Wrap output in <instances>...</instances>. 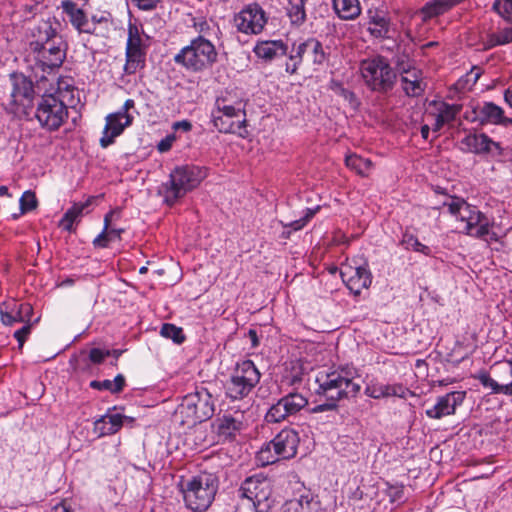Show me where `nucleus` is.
<instances>
[{
	"instance_id": "22",
	"label": "nucleus",
	"mask_w": 512,
	"mask_h": 512,
	"mask_svg": "<svg viewBox=\"0 0 512 512\" xmlns=\"http://www.w3.org/2000/svg\"><path fill=\"white\" fill-rule=\"evenodd\" d=\"M466 151L474 154H502V147L499 142L492 140L487 134H468L461 140Z\"/></svg>"
},
{
	"instance_id": "57",
	"label": "nucleus",
	"mask_w": 512,
	"mask_h": 512,
	"mask_svg": "<svg viewBox=\"0 0 512 512\" xmlns=\"http://www.w3.org/2000/svg\"><path fill=\"white\" fill-rule=\"evenodd\" d=\"M89 386L95 390H107V391L111 392L112 381L108 380V379L103 380V381L93 380L90 382Z\"/></svg>"
},
{
	"instance_id": "58",
	"label": "nucleus",
	"mask_w": 512,
	"mask_h": 512,
	"mask_svg": "<svg viewBox=\"0 0 512 512\" xmlns=\"http://www.w3.org/2000/svg\"><path fill=\"white\" fill-rule=\"evenodd\" d=\"M340 95L347 101H349L350 104H356L357 103V99H356V95L354 94V92L346 89V88H343V87H340Z\"/></svg>"
},
{
	"instance_id": "49",
	"label": "nucleus",
	"mask_w": 512,
	"mask_h": 512,
	"mask_svg": "<svg viewBox=\"0 0 512 512\" xmlns=\"http://www.w3.org/2000/svg\"><path fill=\"white\" fill-rule=\"evenodd\" d=\"M319 209H320L319 206H317L314 209H312V208L306 209L303 217H301L298 220L292 221L287 225H284V227H290L294 231L301 230L314 217V215L319 211Z\"/></svg>"
},
{
	"instance_id": "47",
	"label": "nucleus",
	"mask_w": 512,
	"mask_h": 512,
	"mask_svg": "<svg viewBox=\"0 0 512 512\" xmlns=\"http://www.w3.org/2000/svg\"><path fill=\"white\" fill-rule=\"evenodd\" d=\"M386 495L389 498V502L394 505L391 509L398 508L406 501L403 485H390L386 490Z\"/></svg>"
},
{
	"instance_id": "53",
	"label": "nucleus",
	"mask_w": 512,
	"mask_h": 512,
	"mask_svg": "<svg viewBox=\"0 0 512 512\" xmlns=\"http://www.w3.org/2000/svg\"><path fill=\"white\" fill-rule=\"evenodd\" d=\"M112 239L110 235L108 234V230H104L94 239L93 244L95 247L105 248L108 247L109 242H111Z\"/></svg>"
},
{
	"instance_id": "20",
	"label": "nucleus",
	"mask_w": 512,
	"mask_h": 512,
	"mask_svg": "<svg viewBox=\"0 0 512 512\" xmlns=\"http://www.w3.org/2000/svg\"><path fill=\"white\" fill-rule=\"evenodd\" d=\"M492 223L489 218L477 210L476 213L463 224L462 232L477 239L498 241V235L491 231Z\"/></svg>"
},
{
	"instance_id": "1",
	"label": "nucleus",
	"mask_w": 512,
	"mask_h": 512,
	"mask_svg": "<svg viewBox=\"0 0 512 512\" xmlns=\"http://www.w3.org/2000/svg\"><path fill=\"white\" fill-rule=\"evenodd\" d=\"M359 378L358 369L352 364H341L319 371L315 379L318 384L316 394L324 397L326 402L316 405L312 412L336 410L339 401L355 398L361 390L357 382Z\"/></svg>"
},
{
	"instance_id": "39",
	"label": "nucleus",
	"mask_w": 512,
	"mask_h": 512,
	"mask_svg": "<svg viewBox=\"0 0 512 512\" xmlns=\"http://www.w3.org/2000/svg\"><path fill=\"white\" fill-rule=\"evenodd\" d=\"M512 43V26L500 29L495 33L488 35L485 43L486 49H491L496 46L506 45Z\"/></svg>"
},
{
	"instance_id": "42",
	"label": "nucleus",
	"mask_w": 512,
	"mask_h": 512,
	"mask_svg": "<svg viewBox=\"0 0 512 512\" xmlns=\"http://www.w3.org/2000/svg\"><path fill=\"white\" fill-rule=\"evenodd\" d=\"M89 22L91 25L90 29L93 30V32H87V34L97 37L105 36V32H108L109 24L111 23L109 17L105 15H93L91 19H89Z\"/></svg>"
},
{
	"instance_id": "51",
	"label": "nucleus",
	"mask_w": 512,
	"mask_h": 512,
	"mask_svg": "<svg viewBox=\"0 0 512 512\" xmlns=\"http://www.w3.org/2000/svg\"><path fill=\"white\" fill-rule=\"evenodd\" d=\"M26 321L29 322L30 318H28ZM31 328L32 324L27 323L23 327L14 332V338L18 341L20 349L23 347L28 335L31 333Z\"/></svg>"
},
{
	"instance_id": "50",
	"label": "nucleus",
	"mask_w": 512,
	"mask_h": 512,
	"mask_svg": "<svg viewBox=\"0 0 512 512\" xmlns=\"http://www.w3.org/2000/svg\"><path fill=\"white\" fill-rule=\"evenodd\" d=\"M493 9L503 18L512 19V0H496Z\"/></svg>"
},
{
	"instance_id": "52",
	"label": "nucleus",
	"mask_w": 512,
	"mask_h": 512,
	"mask_svg": "<svg viewBox=\"0 0 512 512\" xmlns=\"http://www.w3.org/2000/svg\"><path fill=\"white\" fill-rule=\"evenodd\" d=\"M110 355L109 350H102L100 348H92L89 351L88 357L93 364H101L106 357Z\"/></svg>"
},
{
	"instance_id": "64",
	"label": "nucleus",
	"mask_w": 512,
	"mask_h": 512,
	"mask_svg": "<svg viewBox=\"0 0 512 512\" xmlns=\"http://www.w3.org/2000/svg\"><path fill=\"white\" fill-rule=\"evenodd\" d=\"M445 124L446 123L443 121V119H441L439 116H436L435 124L433 125L432 130L434 132H439Z\"/></svg>"
},
{
	"instance_id": "18",
	"label": "nucleus",
	"mask_w": 512,
	"mask_h": 512,
	"mask_svg": "<svg viewBox=\"0 0 512 512\" xmlns=\"http://www.w3.org/2000/svg\"><path fill=\"white\" fill-rule=\"evenodd\" d=\"M234 22L240 32L258 34L264 29L267 17L259 4L252 3L235 15Z\"/></svg>"
},
{
	"instance_id": "25",
	"label": "nucleus",
	"mask_w": 512,
	"mask_h": 512,
	"mask_svg": "<svg viewBox=\"0 0 512 512\" xmlns=\"http://www.w3.org/2000/svg\"><path fill=\"white\" fill-rule=\"evenodd\" d=\"M32 313L30 304H17L15 301L0 303L1 322L5 326H12L15 323L25 322Z\"/></svg>"
},
{
	"instance_id": "29",
	"label": "nucleus",
	"mask_w": 512,
	"mask_h": 512,
	"mask_svg": "<svg viewBox=\"0 0 512 512\" xmlns=\"http://www.w3.org/2000/svg\"><path fill=\"white\" fill-rule=\"evenodd\" d=\"M57 36H59L57 29L53 27V23L50 19L40 21L31 30V51L33 52L34 50L40 49L42 45H45Z\"/></svg>"
},
{
	"instance_id": "38",
	"label": "nucleus",
	"mask_w": 512,
	"mask_h": 512,
	"mask_svg": "<svg viewBox=\"0 0 512 512\" xmlns=\"http://www.w3.org/2000/svg\"><path fill=\"white\" fill-rule=\"evenodd\" d=\"M345 163L347 167H349L351 170H354L357 174H359L362 177L367 176L368 172L372 168V162L370 159L363 158L356 154L347 156L345 159Z\"/></svg>"
},
{
	"instance_id": "15",
	"label": "nucleus",
	"mask_w": 512,
	"mask_h": 512,
	"mask_svg": "<svg viewBox=\"0 0 512 512\" xmlns=\"http://www.w3.org/2000/svg\"><path fill=\"white\" fill-rule=\"evenodd\" d=\"M67 45L59 35L38 50H34L36 65L43 72L59 68L66 58Z\"/></svg>"
},
{
	"instance_id": "60",
	"label": "nucleus",
	"mask_w": 512,
	"mask_h": 512,
	"mask_svg": "<svg viewBox=\"0 0 512 512\" xmlns=\"http://www.w3.org/2000/svg\"><path fill=\"white\" fill-rule=\"evenodd\" d=\"M135 105V102L133 99H127L122 107V110L121 111H118L117 113L118 114H123V117L126 118V116H131L129 113H128V110L133 108Z\"/></svg>"
},
{
	"instance_id": "37",
	"label": "nucleus",
	"mask_w": 512,
	"mask_h": 512,
	"mask_svg": "<svg viewBox=\"0 0 512 512\" xmlns=\"http://www.w3.org/2000/svg\"><path fill=\"white\" fill-rule=\"evenodd\" d=\"M333 8L345 20L354 19L361 12L358 0H333Z\"/></svg>"
},
{
	"instance_id": "9",
	"label": "nucleus",
	"mask_w": 512,
	"mask_h": 512,
	"mask_svg": "<svg viewBox=\"0 0 512 512\" xmlns=\"http://www.w3.org/2000/svg\"><path fill=\"white\" fill-rule=\"evenodd\" d=\"M300 439L298 433L290 428L281 430L258 454L264 464L274 463L279 459H291L297 453Z\"/></svg>"
},
{
	"instance_id": "5",
	"label": "nucleus",
	"mask_w": 512,
	"mask_h": 512,
	"mask_svg": "<svg viewBox=\"0 0 512 512\" xmlns=\"http://www.w3.org/2000/svg\"><path fill=\"white\" fill-rule=\"evenodd\" d=\"M217 57L214 44L203 36H198L174 56V62L188 71L202 72L211 68Z\"/></svg>"
},
{
	"instance_id": "27",
	"label": "nucleus",
	"mask_w": 512,
	"mask_h": 512,
	"mask_svg": "<svg viewBox=\"0 0 512 512\" xmlns=\"http://www.w3.org/2000/svg\"><path fill=\"white\" fill-rule=\"evenodd\" d=\"M63 12L68 16L69 22L73 28L79 33L93 32L90 28L89 18L86 12L79 8L73 0H63L61 2Z\"/></svg>"
},
{
	"instance_id": "32",
	"label": "nucleus",
	"mask_w": 512,
	"mask_h": 512,
	"mask_svg": "<svg viewBox=\"0 0 512 512\" xmlns=\"http://www.w3.org/2000/svg\"><path fill=\"white\" fill-rule=\"evenodd\" d=\"M253 51L258 58L272 61L277 57L286 55L288 47L282 40H268L258 42Z\"/></svg>"
},
{
	"instance_id": "45",
	"label": "nucleus",
	"mask_w": 512,
	"mask_h": 512,
	"mask_svg": "<svg viewBox=\"0 0 512 512\" xmlns=\"http://www.w3.org/2000/svg\"><path fill=\"white\" fill-rule=\"evenodd\" d=\"M369 31L375 37H388L389 21L382 16H375L369 23Z\"/></svg>"
},
{
	"instance_id": "63",
	"label": "nucleus",
	"mask_w": 512,
	"mask_h": 512,
	"mask_svg": "<svg viewBox=\"0 0 512 512\" xmlns=\"http://www.w3.org/2000/svg\"><path fill=\"white\" fill-rule=\"evenodd\" d=\"M504 100L512 108V85L504 91Z\"/></svg>"
},
{
	"instance_id": "44",
	"label": "nucleus",
	"mask_w": 512,
	"mask_h": 512,
	"mask_svg": "<svg viewBox=\"0 0 512 512\" xmlns=\"http://www.w3.org/2000/svg\"><path fill=\"white\" fill-rule=\"evenodd\" d=\"M160 335L164 338L171 339L176 344H182L186 339L182 328L171 323H164L162 325Z\"/></svg>"
},
{
	"instance_id": "30",
	"label": "nucleus",
	"mask_w": 512,
	"mask_h": 512,
	"mask_svg": "<svg viewBox=\"0 0 512 512\" xmlns=\"http://www.w3.org/2000/svg\"><path fill=\"white\" fill-rule=\"evenodd\" d=\"M401 86L408 97H419L424 91L426 84L422 79V72L416 68H412L409 72L400 73Z\"/></svg>"
},
{
	"instance_id": "61",
	"label": "nucleus",
	"mask_w": 512,
	"mask_h": 512,
	"mask_svg": "<svg viewBox=\"0 0 512 512\" xmlns=\"http://www.w3.org/2000/svg\"><path fill=\"white\" fill-rule=\"evenodd\" d=\"M248 338L251 341V346L253 348L257 347L259 345V338L257 335V331L255 329H249L247 333Z\"/></svg>"
},
{
	"instance_id": "26",
	"label": "nucleus",
	"mask_w": 512,
	"mask_h": 512,
	"mask_svg": "<svg viewBox=\"0 0 512 512\" xmlns=\"http://www.w3.org/2000/svg\"><path fill=\"white\" fill-rule=\"evenodd\" d=\"M474 114L470 120L478 121L480 124L504 125V110L493 102H484L482 106L473 109Z\"/></svg>"
},
{
	"instance_id": "10",
	"label": "nucleus",
	"mask_w": 512,
	"mask_h": 512,
	"mask_svg": "<svg viewBox=\"0 0 512 512\" xmlns=\"http://www.w3.org/2000/svg\"><path fill=\"white\" fill-rule=\"evenodd\" d=\"M12 90L10 94V112L30 117L34 108L35 91L33 82L23 73L10 74Z\"/></svg>"
},
{
	"instance_id": "19",
	"label": "nucleus",
	"mask_w": 512,
	"mask_h": 512,
	"mask_svg": "<svg viewBox=\"0 0 512 512\" xmlns=\"http://www.w3.org/2000/svg\"><path fill=\"white\" fill-rule=\"evenodd\" d=\"M340 275L354 295H360L361 291L369 288L372 283V274L367 263L355 267L343 265L340 268Z\"/></svg>"
},
{
	"instance_id": "6",
	"label": "nucleus",
	"mask_w": 512,
	"mask_h": 512,
	"mask_svg": "<svg viewBox=\"0 0 512 512\" xmlns=\"http://www.w3.org/2000/svg\"><path fill=\"white\" fill-rule=\"evenodd\" d=\"M242 101L231 103L225 97H218L211 112L212 123L220 133H233L244 137L246 113Z\"/></svg>"
},
{
	"instance_id": "2",
	"label": "nucleus",
	"mask_w": 512,
	"mask_h": 512,
	"mask_svg": "<svg viewBox=\"0 0 512 512\" xmlns=\"http://www.w3.org/2000/svg\"><path fill=\"white\" fill-rule=\"evenodd\" d=\"M219 481L211 473H201L190 479H181L178 487L183 494L186 507L192 512H205L218 491Z\"/></svg>"
},
{
	"instance_id": "24",
	"label": "nucleus",
	"mask_w": 512,
	"mask_h": 512,
	"mask_svg": "<svg viewBox=\"0 0 512 512\" xmlns=\"http://www.w3.org/2000/svg\"><path fill=\"white\" fill-rule=\"evenodd\" d=\"M132 116L123 117V114L112 113L106 117V125L100 138L102 148H107L114 143L117 136L121 135L124 129L131 125Z\"/></svg>"
},
{
	"instance_id": "4",
	"label": "nucleus",
	"mask_w": 512,
	"mask_h": 512,
	"mask_svg": "<svg viewBox=\"0 0 512 512\" xmlns=\"http://www.w3.org/2000/svg\"><path fill=\"white\" fill-rule=\"evenodd\" d=\"M204 168L195 165H182L175 167L169 181L163 185L164 201L172 206L178 199L197 188L205 179Z\"/></svg>"
},
{
	"instance_id": "31",
	"label": "nucleus",
	"mask_w": 512,
	"mask_h": 512,
	"mask_svg": "<svg viewBox=\"0 0 512 512\" xmlns=\"http://www.w3.org/2000/svg\"><path fill=\"white\" fill-rule=\"evenodd\" d=\"M129 417L120 413H107L94 422V431L99 436L113 435L123 426L124 420Z\"/></svg>"
},
{
	"instance_id": "43",
	"label": "nucleus",
	"mask_w": 512,
	"mask_h": 512,
	"mask_svg": "<svg viewBox=\"0 0 512 512\" xmlns=\"http://www.w3.org/2000/svg\"><path fill=\"white\" fill-rule=\"evenodd\" d=\"M461 110V104H449L447 102H441L438 107L437 116L443 119V121L447 124L454 121Z\"/></svg>"
},
{
	"instance_id": "34",
	"label": "nucleus",
	"mask_w": 512,
	"mask_h": 512,
	"mask_svg": "<svg viewBox=\"0 0 512 512\" xmlns=\"http://www.w3.org/2000/svg\"><path fill=\"white\" fill-rule=\"evenodd\" d=\"M284 507V512H300L305 510L309 512H318L321 509L320 502L310 491H306L298 498L288 500Z\"/></svg>"
},
{
	"instance_id": "14",
	"label": "nucleus",
	"mask_w": 512,
	"mask_h": 512,
	"mask_svg": "<svg viewBox=\"0 0 512 512\" xmlns=\"http://www.w3.org/2000/svg\"><path fill=\"white\" fill-rule=\"evenodd\" d=\"M308 400L305 396L297 392H291L280 398L273 404L265 415L267 423H279L288 417L296 415L306 405Z\"/></svg>"
},
{
	"instance_id": "40",
	"label": "nucleus",
	"mask_w": 512,
	"mask_h": 512,
	"mask_svg": "<svg viewBox=\"0 0 512 512\" xmlns=\"http://www.w3.org/2000/svg\"><path fill=\"white\" fill-rule=\"evenodd\" d=\"M287 14L293 24L301 25L306 20V0H288Z\"/></svg>"
},
{
	"instance_id": "54",
	"label": "nucleus",
	"mask_w": 512,
	"mask_h": 512,
	"mask_svg": "<svg viewBox=\"0 0 512 512\" xmlns=\"http://www.w3.org/2000/svg\"><path fill=\"white\" fill-rule=\"evenodd\" d=\"M176 140L175 135H167L165 138H163L158 144L157 149L160 153L167 152L171 149L173 142Z\"/></svg>"
},
{
	"instance_id": "48",
	"label": "nucleus",
	"mask_w": 512,
	"mask_h": 512,
	"mask_svg": "<svg viewBox=\"0 0 512 512\" xmlns=\"http://www.w3.org/2000/svg\"><path fill=\"white\" fill-rule=\"evenodd\" d=\"M19 202H20L21 214H25L27 212L34 210L38 205L36 195L31 190L25 191L22 194Z\"/></svg>"
},
{
	"instance_id": "7",
	"label": "nucleus",
	"mask_w": 512,
	"mask_h": 512,
	"mask_svg": "<svg viewBox=\"0 0 512 512\" xmlns=\"http://www.w3.org/2000/svg\"><path fill=\"white\" fill-rule=\"evenodd\" d=\"M261 373L252 360L237 362L225 383L226 397L235 401L246 398L260 382Z\"/></svg>"
},
{
	"instance_id": "21",
	"label": "nucleus",
	"mask_w": 512,
	"mask_h": 512,
	"mask_svg": "<svg viewBox=\"0 0 512 512\" xmlns=\"http://www.w3.org/2000/svg\"><path fill=\"white\" fill-rule=\"evenodd\" d=\"M466 397L465 391H453L437 398L436 403L426 410L431 419H441L453 415L457 406H460Z\"/></svg>"
},
{
	"instance_id": "55",
	"label": "nucleus",
	"mask_w": 512,
	"mask_h": 512,
	"mask_svg": "<svg viewBox=\"0 0 512 512\" xmlns=\"http://www.w3.org/2000/svg\"><path fill=\"white\" fill-rule=\"evenodd\" d=\"M140 10L149 11L156 8L160 0H131Z\"/></svg>"
},
{
	"instance_id": "62",
	"label": "nucleus",
	"mask_w": 512,
	"mask_h": 512,
	"mask_svg": "<svg viewBox=\"0 0 512 512\" xmlns=\"http://www.w3.org/2000/svg\"><path fill=\"white\" fill-rule=\"evenodd\" d=\"M124 232V229L119 228H108V234L110 235L112 241L115 239H121V234Z\"/></svg>"
},
{
	"instance_id": "11",
	"label": "nucleus",
	"mask_w": 512,
	"mask_h": 512,
	"mask_svg": "<svg viewBox=\"0 0 512 512\" xmlns=\"http://www.w3.org/2000/svg\"><path fill=\"white\" fill-rule=\"evenodd\" d=\"M32 115L40 126L48 131L58 130L68 118V109L55 94L43 95Z\"/></svg>"
},
{
	"instance_id": "46",
	"label": "nucleus",
	"mask_w": 512,
	"mask_h": 512,
	"mask_svg": "<svg viewBox=\"0 0 512 512\" xmlns=\"http://www.w3.org/2000/svg\"><path fill=\"white\" fill-rule=\"evenodd\" d=\"M394 64L399 73L409 72L414 67V60L410 57V52L405 48L402 52H398L394 58Z\"/></svg>"
},
{
	"instance_id": "12",
	"label": "nucleus",
	"mask_w": 512,
	"mask_h": 512,
	"mask_svg": "<svg viewBox=\"0 0 512 512\" xmlns=\"http://www.w3.org/2000/svg\"><path fill=\"white\" fill-rule=\"evenodd\" d=\"M327 59L328 53L325 51L322 43L316 38H308L303 42L292 45L285 70L293 75L297 73L299 66L304 60L314 65H323Z\"/></svg>"
},
{
	"instance_id": "59",
	"label": "nucleus",
	"mask_w": 512,
	"mask_h": 512,
	"mask_svg": "<svg viewBox=\"0 0 512 512\" xmlns=\"http://www.w3.org/2000/svg\"><path fill=\"white\" fill-rule=\"evenodd\" d=\"M173 128L175 130H182L184 132H189L192 130V123L188 120L178 121L173 124Z\"/></svg>"
},
{
	"instance_id": "16",
	"label": "nucleus",
	"mask_w": 512,
	"mask_h": 512,
	"mask_svg": "<svg viewBox=\"0 0 512 512\" xmlns=\"http://www.w3.org/2000/svg\"><path fill=\"white\" fill-rule=\"evenodd\" d=\"M492 378L487 372H480L477 379L483 387L491 389L492 393L512 396V362H503L495 366Z\"/></svg>"
},
{
	"instance_id": "41",
	"label": "nucleus",
	"mask_w": 512,
	"mask_h": 512,
	"mask_svg": "<svg viewBox=\"0 0 512 512\" xmlns=\"http://www.w3.org/2000/svg\"><path fill=\"white\" fill-rule=\"evenodd\" d=\"M401 245L405 247V249H412L415 252H419L425 256H430L432 250L427 245L422 244L418 238L408 231H405L402 235Z\"/></svg>"
},
{
	"instance_id": "23",
	"label": "nucleus",
	"mask_w": 512,
	"mask_h": 512,
	"mask_svg": "<svg viewBox=\"0 0 512 512\" xmlns=\"http://www.w3.org/2000/svg\"><path fill=\"white\" fill-rule=\"evenodd\" d=\"M214 427L221 440H233L244 428L243 415L239 412L225 413L215 420Z\"/></svg>"
},
{
	"instance_id": "3",
	"label": "nucleus",
	"mask_w": 512,
	"mask_h": 512,
	"mask_svg": "<svg viewBox=\"0 0 512 512\" xmlns=\"http://www.w3.org/2000/svg\"><path fill=\"white\" fill-rule=\"evenodd\" d=\"M215 411L212 394L205 387H196V390L183 397L178 406L175 417L182 426L188 428L210 419Z\"/></svg>"
},
{
	"instance_id": "8",
	"label": "nucleus",
	"mask_w": 512,
	"mask_h": 512,
	"mask_svg": "<svg viewBox=\"0 0 512 512\" xmlns=\"http://www.w3.org/2000/svg\"><path fill=\"white\" fill-rule=\"evenodd\" d=\"M360 71L365 84L375 92L386 93L394 87L396 73L383 56L363 60Z\"/></svg>"
},
{
	"instance_id": "36",
	"label": "nucleus",
	"mask_w": 512,
	"mask_h": 512,
	"mask_svg": "<svg viewBox=\"0 0 512 512\" xmlns=\"http://www.w3.org/2000/svg\"><path fill=\"white\" fill-rule=\"evenodd\" d=\"M462 0H430L420 10L423 20L438 17L451 10L454 6L459 4Z\"/></svg>"
},
{
	"instance_id": "13",
	"label": "nucleus",
	"mask_w": 512,
	"mask_h": 512,
	"mask_svg": "<svg viewBox=\"0 0 512 512\" xmlns=\"http://www.w3.org/2000/svg\"><path fill=\"white\" fill-rule=\"evenodd\" d=\"M242 498L252 503L255 512H265L269 508L268 499L271 494V485L267 477L255 474L247 477L239 489Z\"/></svg>"
},
{
	"instance_id": "35",
	"label": "nucleus",
	"mask_w": 512,
	"mask_h": 512,
	"mask_svg": "<svg viewBox=\"0 0 512 512\" xmlns=\"http://www.w3.org/2000/svg\"><path fill=\"white\" fill-rule=\"evenodd\" d=\"M94 200H95V197L90 196L87 198V200L85 202L74 203L65 212V214L63 215V217L60 221V226L63 228V230H66L69 232L73 231V229H74L73 226H74L75 221H77V219L79 217H81L85 211H86V213H88L87 209L93 203Z\"/></svg>"
},
{
	"instance_id": "33",
	"label": "nucleus",
	"mask_w": 512,
	"mask_h": 512,
	"mask_svg": "<svg viewBox=\"0 0 512 512\" xmlns=\"http://www.w3.org/2000/svg\"><path fill=\"white\" fill-rule=\"evenodd\" d=\"M442 205L446 206L449 213L463 224L478 210L475 206L468 204L464 199L456 196H450Z\"/></svg>"
},
{
	"instance_id": "56",
	"label": "nucleus",
	"mask_w": 512,
	"mask_h": 512,
	"mask_svg": "<svg viewBox=\"0 0 512 512\" xmlns=\"http://www.w3.org/2000/svg\"><path fill=\"white\" fill-rule=\"evenodd\" d=\"M112 381V394H117L123 391L125 387V377L122 374H118L115 376Z\"/></svg>"
},
{
	"instance_id": "17",
	"label": "nucleus",
	"mask_w": 512,
	"mask_h": 512,
	"mask_svg": "<svg viewBox=\"0 0 512 512\" xmlns=\"http://www.w3.org/2000/svg\"><path fill=\"white\" fill-rule=\"evenodd\" d=\"M126 63L124 71L127 75L135 74L143 69L146 63V52L142 46V39L138 28L130 25L128 28V39L126 43Z\"/></svg>"
},
{
	"instance_id": "28",
	"label": "nucleus",
	"mask_w": 512,
	"mask_h": 512,
	"mask_svg": "<svg viewBox=\"0 0 512 512\" xmlns=\"http://www.w3.org/2000/svg\"><path fill=\"white\" fill-rule=\"evenodd\" d=\"M409 393V389L401 383L383 384L376 382L368 385L365 389V394L373 399L388 397L405 399Z\"/></svg>"
}]
</instances>
